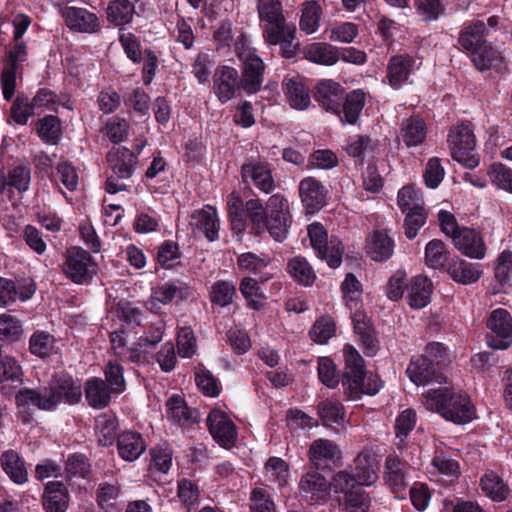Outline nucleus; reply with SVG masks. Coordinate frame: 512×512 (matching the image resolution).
<instances>
[{"mask_svg":"<svg viewBox=\"0 0 512 512\" xmlns=\"http://www.w3.org/2000/svg\"><path fill=\"white\" fill-rule=\"evenodd\" d=\"M30 183V170L25 166H17L10 170L8 178H5V192L12 198V190L19 193L25 192Z\"/></svg>","mask_w":512,"mask_h":512,"instance_id":"obj_59","label":"nucleus"},{"mask_svg":"<svg viewBox=\"0 0 512 512\" xmlns=\"http://www.w3.org/2000/svg\"><path fill=\"white\" fill-rule=\"evenodd\" d=\"M407 376L416 385H429L438 388L447 384L446 377L437 373L433 362L426 356L412 357L407 369Z\"/></svg>","mask_w":512,"mask_h":512,"instance_id":"obj_12","label":"nucleus"},{"mask_svg":"<svg viewBox=\"0 0 512 512\" xmlns=\"http://www.w3.org/2000/svg\"><path fill=\"white\" fill-rule=\"evenodd\" d=\"M369 507L370 497L362 486L346 492L345 509L347 512H368Z\"/></svg>","mask_w":512,"mask_h":512,"instance_id":"obj_62","label":"nucleus"},{"mask_svg":"<svg viewBox=\"0 0 512 512\" xmlns=\"http://www.w3.org/2000/svg\"><path fill=\"white\" fill-rule=\"evenodd\" d=\"M351 312L354 332L359 337V340L365 350V354L373 356L376 353L378 346L374 329L363 311L354 308Z\"/></svg>","mask_w":512,"mask_h":512,"instance_id":"obj_26","label":"nucleus"},{"mask_svg":"<svg viewBox=\"0 0 512 512\" xmlns=\"http://www.w3.org/2000/svg\"><path fill=\"white\" fill-rule=\"evenodd\" d=\"M318 415L325 426H339L345 420L344 406L337 400H323L318 404Z\"/></svg>","mask_w":512,"mask_h":512,"instance_id":"obj_47","label":"nucleus"},{"mask_svg":"<svg viewBox=\"0 0 512 512\" xmlns=\"http://www.w3.org/2000/svg\"><path fill=\"white\" fill-rule=\"evenodd\" d=\"M310 337L314 342L325 344L335 334V323L329 316L319 318L310 329Z\"/></svg>","mask_w":512,"mask_h":512,"instance_id":"obj_64","label":"nucleus"},{"mask_svg":"<svg viewBox=\"0 0 512 512\" xmlns=\"http://www.w3.org/2000/svg\"><path fill=\"white\" fill-rule=\"evenodd\" d=\"M308 236L311 246L320 259L325 260L331 268L340 266L344 247L339 239L332 238L327 241V233L324 227L317 222L308 226Z\"/></svg>","mask_w":512,"mask_h":512,"instance_id":"obj_8","label":"nucleus"},{"mask_svg":"<svg viewBox=\"0 0 512 512\" xmlns=\"http://www.w3.org/2000/svg\"><path fill=\"white\" fill-rule=\"evenodd\" d=\"M305 58L310 62L331 66L340 58V53L335 47L326 43H313L306 47Z\"/></svg>","mask_w":512,"mask_h":512,"instance_id":"obj_42","label":"nucleus"},{"mask_svg":"<svg viewBox=\"0 0 512 512\" xmlns=\"http://www.w3.org/2000/svg\"><path fill=\"white\" fill-rule=\"evenodd\" d=\"M407 302L413 309H422L426 307L431 300L432 282L423 275L413 277L406 286Z\"/></svg>","mask_w":512,"mask_h":512,"instance_id":"obj_27","label":"nucleus"},{"mask_svg":"<svg viewBox=\"0 0 512 512\" xmlns=\"http://www.w3.org/2000/svg\"><path fill=\"white\" fill-rule=\"evenodd\" d=\"M245 211L258 232L267 230L279 242L286 238L291 216L288 201L282 195L270 196L265 207L259 199H250Z\"/></svg>","mask_w":512,"mask_h":512,"instance_id":"obj_2","label":"nucleus"},{"mask_svg":"<svg viewBox=\"0 0 512 512\" xmlns=\"http://www.w3.org/2000/svg\"><path fill=\"white\" fill-rule=\"evenodd\" d=\"M455 248L470 259L481 260L486 255V245L480 232L462 227L452 239Z\"/></svg>","mask_w":512,"mask_h":512,"instance_id":"obj_17","label":"nucleus"},{"mask_svg":"<svg viewBox=\"0 0 512 512\" xmlns=\"http://www.w3.org/2000/svg\"><path fill=\"white\" fill-rule=\"evenodd\" d=\"M240 268L258 275L262 282H266L274 275V268L270 266L267 255H256L252 252L241 254L237 259Z\"/></svg>","mask_w":512,"mask_h":512,"instance_id":"obj_32","label":"nucleus"},{"mask_svg":"<svg viewBox=\"0 0 512 512\" xmlns=\"http://www.w3.org/2000/svg\"><path fill=\"white\" fill-rule=\"evenodd\" d=\"M31 354L45 358L58 352L57 340L48 332L37 330L29 339Z\"/></svg>","mask_w":512,"mask_h":512,"instance_id":"obj_45","label":"nucleus"},{"mask_svg":"<svg viewBox=\"0 0 512 512\" xmlns=\"http://www.w3.org/2000/svg\"><path fill=\"white\" fill-rule=\"evenodd\" d=\"M239 289L243 297L246 299L248 306L250 308L254 310H259L262 307L266 299V296L261 291L258 282L254 278H243L240 283Z\"/></svg>","mask_w":512,"mask_h":512,"instance_id":"obj_56","label":"nucleus"},{"mask_svg":"<svg viewBox=\"0 0 512 512\" xmlns=\"http://www.w3.org/2000/svg\"><path fill=\"white\" fill-rule=\"evenodd\" d=\"M491 182L498 188L512 193V169L502 163H494L488 170Z\"/></svg>","mask_w":512,"mask_h":512,"instance_id":"obj_63","label":"nucleus"},{"mask_svg":"<svg viewBox=\"0 0 512 512\" xmlns=\"http://www.w3.org/2000/svg\"><path fill=\"white\" fill-rule=\"evenodd\" d=\"M260 26L285 19L282 3L279 0H258Z\"/></svg>","mask_w":512,"mask_h":512,"instance_id":"obj_57","label":"nucleus"},{"mask_svg":"<svg viewBox=\"0 0 512 512\" xmlns=\"http://www.w3.org/2000/svg\"><path fill=\"white\" fill-rule=\"evenodd\" d=\"M53 181L57 186L62 185L68 191L73 192L79 184L77 169L70 162L61 161L56 166Z\"/></svg>","mask_w":512,"mask_h":512,"instance_id":"obj_55","label":"nucleus"},{"mask_svg":"<svg viewBox=\"0 0 512 512\" xmlns=\"http://www.w3.org/2000/svg\"><path fill=\"white\" fill-rule=\"evenodd\" d=\"M239 83V74L234 67L219 66L213 75V92L218 100L224 104L234 97Z\"/></svg>","mask_w":512,"mask_h":512,"instance_id":"obj_19","label":"nucleus"},{"mask_svg":"<svg viewBox=\"0 0 512 512\" xmlns=\"http://www.w3.org/2000/svg\"><path fill=\"white\" fill-rule=\"evenodd\" d=\"M481 489L483 493L496 502L504 501L509 495V487L496 473L486 472L481 477Z\"/></svg>","mask_w":512,"mask_h":512,"instance_id":"obj_46","label":"nucleus"},{"mask_svg":"<svg viewBox=\"0 0 512 512\" xmlns=\"http://www.w3.org/2000/svg\"><path fill=\"white\" fill-rule=\"evenodd\" d=\"M243 62L240 85L248 94L256 93L263 84L264 63L254 51L247 50L239 53Z\"/></svg>","mask_w":512,"mask_h":512,"instance_id":"obj_14","label":"nucleus"},{"mask_svg":"<svg viewBox=\"0 0 512 512\" xmlns=\"http://www.w3.org/2000/svg\"><path fill=\"white\" fill-rule=\"evenodd\" d=\"M98 265L89 252L80 247L67 250L62 272L71 282L87 285L97 274Z\"/></svg>","mask_w":512,"mask_h":512,"instance_id":"obj_6","label":"nucleus"},{"mask_svg":"<svg viewBox=\"0 0 512 512\" xmlns=\"http://www.w3.org/2000/svg\"><path fill=\"white\" fill-rule=\"evenodd\" d=\"M146 448V441L136 431H124L117 438L118 454L124 461L133 462L137 460L145 452Z\"/></svg>","mask_w":512,"mask_h":512,"instance_id":"obj_24","label":"nucleus"},{"mask_svg":"<svg viewBox=\"0 0 512 512\" xmlns=\"http://www.w3.org/2000/svg\"><path fill=\"white\" fill-rule=\"evenodd\" d=\"M192 296L193 290L187 284L179 281L166 282L152 288L146 307L151 312L157 313L163 305L170 304L174 300H185Z\"/></svg>","mask_w":512,"mask_h":512,"instance_id":"obj_10","label":"nucleus"},{"mask_svg":"<svg viewBox=\"0 0 512 512\" xmlns=\"http://www.w3.org/2000/svg\"><path fill=\"white\" fill-rule=\"evenodd\" d=\"M490 332L487 343L493 349H507L512 343V317L508 310L497 308L487 319Z\"/></svg>","mask_w":512,"mask_h":512,"instance_id":"obj_9","label":"nucleus"},{"mask_svg":"<svg viewBox=\"0 0 512 512\" xmlns=\"http://www.w3.org/2000/svg\"><path fill=\"white\" fill-rule=\"evenodd\" d=\"M354 475L357 483L362 486H369L376 481L378 476L370 452L363 451L357 455L354 460Z\"/></svg>","mask_w":512,"mask_h":512,"instance_id":"obj_43","label":"nucleus"},{"mask_svg":"<svg viewBox=\"0 0 512 512\" xmlns=\"http://www.w3.org/2000/svg\"><path fill=\"white\" fill-rule=\"evenodd\" d=\"M338 456V447L327 439L313 441L309 449L310 460L315 465H321L327 461L334 460Z\"/></svg>","mask_w":512,"mask_h":512,"instance_id":"obj_52","label":"nucleus"},{"mask_svg":"<svg viewBox=\"0 0 512 512\" xmlns=\"http://www.w3.org/2000/svg\"><path fill=\"white\" fill-rule=\"evenodd\" d=\"M118 427L117 419L114 415L103 413L95 419V434L98 443L107 446L113 443Z\"/></svg>","mask_w":512,"mask_h":512,"instance_id":"obj_50","label":"nucleus"},{"mask_svg":"<svg viewBox=\"0 0 512 512\" xmlns=\"http://www.w3.org/2000/svg\"><path fill=\"white\" fill-rule=\"evenodd\" d=\"M32 104L35 109L51 111H57L60 105L69 110L73 109L70 99L66 95L59 97L49 90H40L33 98Z\"/></svg>","mask_w":512,"mask_h":512,"instance_id":"obj_53","label":"nucleus"},{"mask_svg":"<svg viewBox=\"0 0 512 512\" xmlns=\"http://www.w3.org/2000/svg\"><path fill=\"white\" fill-rule=\"evenodd\" d=\"M22 323L16 317L3 313L0 314V339L9 342H17L22 338Z\"/></svg>","mask_w":512,"mask_h":512,"instance_id":"obj_61","label":"nucleus"},{"mask_svg":"<svg viewBox=\"0 0 512 512\" xmlns=\"http://www.w3.org/2000/svg\"><path fill=\"white\" fill-rule=\"evenodd\" d=\"M284 93L289 105L296 110H305L311 104L308 89L297 78H290L284 81Z\"/></svg>","mask_w":512,"mask_h":512,"instance_id":"obj_38","label":"nucleus"},{"mask_svg":"<svg viewBox=\"0 0 512 512\" xmlns=\"http://www.w3.org/2000/svg\"><path fill=\"white\" fill-rule=\"evenodd\" d=\"M23 370L20 363L12 356L5 355L0 359V384L4 394H11L23 382Z\"/></svg>","mask_w":512,"mask_h":512,"instance_id":"obj_25","label":"nucleus"},{"mask_svg":"<svg viewBox=\"0 0 512 512\" xmlns=\"http://www.w3.org/2000/svg\"><path fill=\"white\" fill-rule=\"evenodd\" d=\"M431 466L438 473L439 481L444 485L453 483L460 474L459 463L444 454L436 455Z\"/></svg>","mask_w":512,"mask_h":512,"instance_id":"obj_48","label":"nucleus"},{"mask_svg":"<svg viewBox=\"0 0 512 512\" xmlns=\"http://www.w3.org/2000/svg\"><path fill=\"white\" fill-rule=\"evenodd\" d=\"M448 147L453 160L468 169L479 165L476 151V137L470 123L462 122L451 127L447 136Z\"/></svg>","mask_w":512,"mask_h":512,"instance_id":"obj_5","label":"nucleus"},{"mask_svg":"<svg viewBox=\"0 0 512 512\" xmlns=\"http://www.w3.org/2000/svg\"><path fill=\"white\" fill-rule=\"evenodd\" d=\"M288 271L295 280L304 286L311 285L316 278L314 270L303 257L297 256L291 259L288 263Z\"/></svg>","mask_w":512,"mask_h":512,"instance_id":"obj_58","label":"nucleus"},{"mask_svg":"<svg viewBox=\"0 0 512 512\" xmlns=\"http://www.w3.org/2000/svg\"><path fill=\"white\" fill-rule=\"evenodd\" d=\"M121 488L117 481L101 482L96 490V502L105 512H114L119 507Z\"/></svg>","mask_w":512,"mask_h":512,"instance_id":"obj_40","label":"nucleus"},{"mask_svg":"<svg viewBox=\"0 0 512 512\" xmlns=\"http://www.w3.org/2000/svg\"><path fill=\"white\" fill-rule=\"evenodd\" d=\"M384 481L397 499H404L410 483L409 467L396 456L385 461Z\"/></svg>","mask_w":512,"mask_h":512,"instance_id":"obj_13","label":"nucleus"},{"mask_svg":"<svg viewBox=\"0 0 512 512\" xmlns=\"http://www.w3.org/2000/svg\"><path fill=\"white\" fill-rule=\"evenodd\" d=\"M69 495L65 485L59 481L48 482L43 495V507L46 512H66Z\"/></svg>","mask_w":512,"mask_h":512,"instance_id":"obj_31","label":"nucleus"},{"mask_svg":"<svg viewBox=\"0 0 512 512\" xmlns=\"http://www.w3.org/2000/svg\"><path fill=\"white\" fill-rule=\"evenodd\" d=\"M472 61L479 71L488 69L500 70L503 67V52L500 47L491 43H483L481 47L471 53Z\"/></svg>","mask_w":512,"mask_h":512,"instance_id":"obj_30","label":"nucleus"},{"mask_svg":"<svg viewBox=\"0 0 512 512\" xmlns=\"http://www.w3.org/2000/svg\"><path fill=\"white\" fill-rule=\"evenodd\" d=\"M423 404L431 411H436L447 421L456 424L468 423L475 417V410L467 394L455 392L445 384L438 388H429L423 394Z\"/></svg>","mask_w":512,"mask_h":512,"instance_id":"obj_3","label":"nucleus"},{"mask_svg":"<svg viewBox=\"0 0 512 512\" xmlns=\"http://www.w3.org/2000/svg\"><path fill=\"white\" fill-rule=\"evenodd\" d=\"M166 415L172 422L185 426L197 422V411L190 409L180 396H172L166 403Z\"/></svg>","mask_w":512,"mask_h":512,"instance_id":"obj_35","label":"nucleus"},{"mask_svg":"<svg viewBox=\"0 0 512 512\" xmlns=\"http://www.w3.org/2000/svg\"><path fill=\"white\" fill-rule=\"evenodd\" d=\"M427 128L420 118H409L403 121L400 129V139L407 148L418 147L426 139Z\"/></svg>","mask_w":512,"mask_h":512,"instance_id":"obj_37","label":"nucleus"},{"mask_svg":"<svg viewBox=\"0 0 512 512\" xmlns=\"http://www.w3.org/2000/svg\"><path fill=\"white\" fill-rule=\"evenodd\" d=\"M1 466L7 476L18 485L28 480V472L20 455L14 450H7L0 458Z\"/></svg>","mask_w":512,"mask_h":512,"instance_id":"obj_36","label":"nucleus"},{"mask_svg":"<svg viewBox=\"0 0 512 512\" xmlns=\"http://www.w3.org/2000/svg\"><path fill=\"white\" fill-rule=\"evenodd\" d=\"M394 240L384 230H376L367 237L366 252L374 261H386L394 252Z\"/></svg>","mask_w":512,"mask_h":512,"instance_id":"obj_29","label":"nucleus"},{"mask_svg":"<svg viewBox=\"0 0 512 512\" xmlns=\"http://www.w3.org/2000/svg\"><path fill=\"white\" fill-rule=\"evenodd\" d=\"M241 174L246 183L252 182L255 187L264 193H270L274 189L271 169L264 162L250 160L243 164Z\"/></svg>","mask_w":512,"mask_h":512,"instance_id":"obj_20","label":"nucleus"},{"mask_svg":"<svg viewBox=\"0 0 512 512\" xmlns=\"http://www.w3.org/2000/svg\"><path fill=\"white\" fill-rule=\"evenodd\" d=\"M300 197L309 213L320 210L326 201L327 190L313 177L304 178L299 185Z\"/></svg>","mask_w":512,"mask_h":512,"instance_id":"obj_22","label":"nucleus"},{"mask_svg":"<svg viewBox=\"0 0 512 512\" xmlns=\"http://www.w3.org/2000/svg\"><path fill=\"white\" fill-rule=\"evenodd\" d=\"M61 15L66 26L74 32L94 33L100 27L98 17L85 8L66 6L61 8Z\"/></svg>","mask_w":512,"mask_h":512,"instance_id":"obj_18","label":"nucleus"},{"mask_svg":"<svg viewBox=\"0 0 512 512\" xmlns=\"http://www.w3.org/2000/svg\"><path fill=\"white\" fill-rule=\"evenodd\" d=\"M315 100L326 111L340 116V104L343 100V89L341 85L333 80H321L316 85Z\"/></svg>","mask_w":512,"mask_h":512,"instance_id":"obj_21","label":"nucleus"},{"mask_svg":"<svg viewBox=\"0 0 512 512\" xmlns=\"http://www.w3.org/2000/svg\"><path fill=\"white\" fill-rule=\"evenodd\" d=\"M421 64L419 58L408 54L391 57L387 67V77L391 87L394 89L400 88L402 84L408 81L410 75L420 68Z\"/></svg>","mask_w":512,"mask_h":512,"instance_id":"obj_16","label":"nucleus"},{"mask_svg":"<svg viewBox=\"0 0 512 512\" xmlns=\"http://www.w3.org/2000/svg\"><path fill=\"white\" fill-rule=\"evenodd\" d=\"M195 381L204 395L217 397L220 394L221 386L218 379L202 365L196 368Z\"/></svg>","mask_w":512,"mask_h":512,"instance_id":"obj_60","label":"nucleus"},{"mask_svg":"<svg viewBox=\"0 0 512 512\" xmlns=\"http://www.w3.org/2000/svg\"><path fill=\"white\" fill-rule=\"evenodd\" d=\"M191 225L202 232L209 241H215L219 236L220 222L215 208L206 205L203 209L192 214Z\"/></svg>","mask_w":512,"mask_h":512,"instance_id":"obj_28","label":"nucleus"},{"mask_svg":"<svg viewBox=\"0 0 512 512\" xmlns=\"http://www.w3.org/2000/svg\"><path fill=\"white\" fill-rule=\"evenodd\" d=\"M486 33V24L480 20L475 21L463 28L459 37V43L465 50L472 53L481 47L483 43H487L484 40Z\"/></svg>","mask_w":512,"mask_h":512,"instance_id":"obj_41","label":"nucleus"},{"mask_svg":"<svg viewBox=\"0 0 512 512\" xmlns=\"http://www.w3.org/2000/svg\"><path fill=\"white\" fill-rule=\"evenodd\" d=\"M445 244L439 239L429 241L425 246V264L435 270L445 271L449 260Z\"/></svg>","mask_w":512,"mask_h":512,"instance_id":"obj_44","label":"nucleus"},{"mask_svg":"<svg viewBox=\"0 0 512 512\" xmlns=\"http://www.w3.org/2000/svg\"><path fill=\"white\" fill-rule=\"evenodd\" d=\"M265 480L283 487L288 483L290 470L288 464L280 457H270L265 463Z\"/></svg>","mask_w":512,"mask_h":512,"instance_id":"obj_49","label":"nucleus"},{"mask_svg":"<svg viewBox=\"0 0 512 512\" xmlns=\"http://www.w3.org/2000/svg\"><path fill=\"white\" fill-rule=\"evenodd\" d=\"M445 271L453 281L463 285L475 283L482 275L479 264L468 262L459 256H453L449 260Z\"/></svg>","mask_w":512,"mask_h":512,"instance_id":"obj_23","label":"nucleus"},{"mask_svg":"<svg viewBox=\"0 0 512 512\" xmlns=\"http://www.w3.org/2000/svg\"><path fill=\"white\" fill-rule=\"evenodd\" d=\"M345 372L343 387L350 399H358L362 394L375 395L382 388V381L373 373L364 371V361L352 345H345L343 349Z\"/></svg>","mask_w":512,"mask_h":512,"instance_id":"obj_4","label":"nucleus"},{"mask_svg":"<svg viewBox=\"0 0 512 512\" xmlns=\"http://www.w3.org/2000/svg\"><path fill=\"white\" fill-rule=\"evenodd\" d=\"M108 162L119 179H127L132 175L137 159L129 149L118 147L109 152Z\"/></svg>","mask_w":512,"mask_h":512,"instance_id":"obj_33","label":"nucleus"},{"mask_svg":"<svg viewBox=\"0 0 512 512\" xmlns=\"http://www.w3.org/2000/svg\"><path fill=\"white\" fill-rule=\"evenodd\" d=\"M299 491L309 504H320L328 499L330 485L321 473L309 470L300 478Z\"/></svg>","mask_w":512,"mask_h":512,"instance_id":"obj_15","label":"nucleus"},{"mask_svg":"<svg viewBox=\"0 0 512 512\" xmlns=\"http://www.w3.org/2000/svg\"><path fill=\"white\" fill-rule=\"evenodd\" d=\"M86 399L90 406L94 408H104L115 393L100 378H91L87 381L85 387Z\"/></svg>","mask_w":512,"mask_h":512,"instance_id":"obj_39","label":"nucleus"},{"mask_svg":"<svg viewBox=\"0 0 512 512\" xmlns=\"http://www.w3.org/2000/svg\"><path fill=\"white\" fill-rule=\"evenodd\" d=\"M82 390L78 380L67 376L54 377L49 386L39 389H22L16 394L18 407H36L41 410H53L61 402L75 404L81 399Z\"/></svg>","mask_w":512,"mask_h":512,"instance_id":"obj_1","label":"nucleus"},{"mask_svg":"<svg viewBox=\"0 0 512 512\" xmlns=\"http://www.w3.org/2000/svg\"><path fill=\"white\" fill-rule=\"evenodd\" d=\"M207 426L213 439L222 447L230 448L237 441V429L231 418L221 409H212L207 416Z\"/></svg>","mask_w":512,"mask_h":512,"instance_id":"obj_11","label":"nucleus"},{"mask_svg":"<svg viewBox=\"0 0 512 512\" xmlns=\"http://www.w3.org/2000/svg\"><path fill=\"white\" fill-rule=\"evenodd\" d=\"M134 14V5L129 0H113L107 7L108 21L116 26L128 24L132 21Z\"/></svg>","mask_w":512,"mask_h":512,"instance_id":"obj_51","label":"nucleus"},{"mask_svg":"<svg viewBox=\"0 0 512 512\" xmlns=\"http://www.w3.org/2000/svg\"><path fill=\"white\" fill-rule=\"evenodd\" d=\"M262 37L269 47L279 46L285 58H293L299 47L296 26L285 19L261 26Z\"/></svg>","mask_w":512,"mask_h":512,"instance_id":"obj_7","label":"nucleus"},{"mask_svg":"<svg viewBox=\"0 0 512 512\" xmlns=\"http://www.w3.org/2000/svg\"><path fill=\"white\" fill-rule=\"evenodd\" d=\"M366 103V94L357 89L348 93L340 107L339 119L343 124H355Z\"/></svg>","mask_w":512,"mask_h":512,"instance_id":"obj_34","label":"nucleus"},{"mask_svg":"<svg viewBox=\"0 0 512 512\" xmlns=\"http://www.w3.org/2000/svg\"><path fill=\"white\" fill-rule=\"evenodd\" d=\"M321 15L322 9L317 2H306L299 21L300 29L308 35L315 33L319 28Z\"/></svg>","mask_w":512,"mask_h":512,"instance_id":"obj_54","label":"nucleus"}]
</instances>
